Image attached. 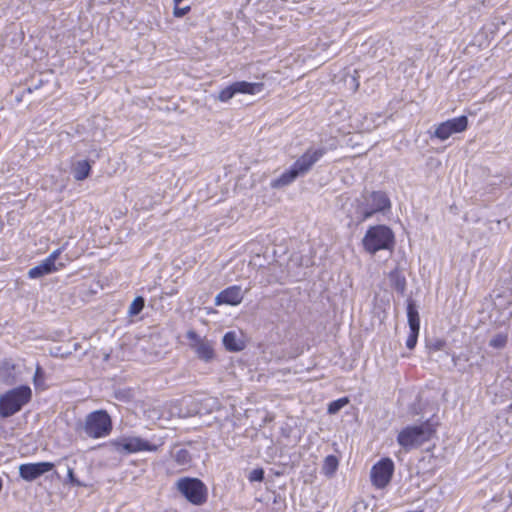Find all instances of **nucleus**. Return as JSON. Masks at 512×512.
Here are the masks:
<instances>
[{
    "label": "nucleus",
    "instance_id": "nucleus-1",
    "mask_svg": "<svg viewBox=\"0 0 512 512\" xmlns=\"http://www.w3.org/2000/svg\"><path fill=\"white\" fill-rule=\"evenodd\" d=\"M325 153L326 149L323 147L316 149L309 148L288 170L284 171L278 178L273 179L270 183V187L272 189H282L290 185L298 177L307 174Z\"/></svg>",
    "mask_w": 512,
    "mask_h": 512
},
{
    "label": "nucleus",
    "instance_id": "nucleus-2",
    "mask_svg": "<svg viewBox=\"0 0 512 512\" xmlns=\"http://www.w3.org/2000/svg\"><path fill=\"white\" fill-rule=\"evenodd\" d=\"M325 153L326 149L323 147L316 149L309 148L288 170L284 171L278 178L273 179L270 183V187L272 189H282L290 185L298 177L307 174Z\"/></svg>",
    "mask_w": 512,
    "mask_h": 512
},
{
    "label": "nucleus",
    "instance_id": "nucleus-3",
    "mask_svg": "<svg viewBox=\"0 0 512 512\" xmlns=\"http://www.w3.org/2000/svg\"><path fill=\"white\" fill-rule=\"evenodd\" d=\"M355 212H348L347 216L356 223H361L377 212H383L390 208V200L386 193L374 191L362 195V200L357 199Z\"/></svg>",
    "mask_w": 512,
    "mask_h": 512
},
{
    "label": "nucleus",
    "instance_id": "nucleus-4",
    "mask_svg": "<svg viewBox=\"0 0 512 512\" xmlns=\"http://www.w3.org/2000/svg\"><path fill=\"white\" fill-rule=\"evenodd\" d=\"M435 430L432 425L425 422L421 425L407 426L397 436L398 444L406 451L418 448L429 441Z\"/></svg>",
    "mask_w": 512,
    "mask_h": 512
},
{
    "label": "nucleus",
    "instance_id": "nucleus-5",
    "mask_svg": "<svg viewBox=\"0 0 512 512\" xmlns=\"http://www.w3.org/2000/svg\"><path fill=\"white\" fill-rule=\"evenodd\" d=\"M362 242L367 252L375 254L379 250L392 249L394 234L387 226H372L367 230Z\"/></svg>",
    "mask_w": 512,
    "mask_h": 512
},
{
    "label": "nucleus",
    "instance_id": "nucleus-6",
    "mask_svg": "<svg viewBox=\"0 0 512 512\" xmlns=\"http://www.w3.org/2000/svg\"><path fill=\"white\" fill-rule=\"evenodd\" d=\"M84 433L93 439L108 436L112 431V420L105 410H96L85 417L83 424Z\"/></svg>",
    "mask_w": 512,
    "mask_h": 512
},
{
    "label": "nucleus",
    "instance_id": "nucleus-7",
    "mask_svg": "<svg viewBox=\"0 0 512 512\" xmlns=\"http://www.w3.org/2000/svg\"><path fill=\"white\" fill-rule=\"evenodd\" d=\"M31 398V389L28 386H21L8 391L0 397V415L4 418L10 417L21 410Z\"/></svg>",
    "mask_w": 512,
    "mask_h": 512
},
{
    "label": "nucleus",
    "instance_id": "nucleus-8",
    "mask_svg": "<svg viewBox=\"0 0 512 512\" xmlns=\"http://www.w3.org/2000/svg\"><path fill=\"white\" fill-rule=\"evenodd\" d=\"M162 445L151 443L139 436H121L110 441L112 449L120 454H134L142 451L156 452Z\"/></svg>",
    "mask_w": 512,
    "mask_h": 512
},
{
    "label": "nucleus",
    "instance_id": "nucleus-9",
    "mask_svg": "<svg viewBox=\"0 0 512 512\" xmlns=\"http://www.w3.org/2000/svg\"><path fill=\"white\" fill-rule=\"evenodd\" d=\"M176 488L190 503L194 505H202L207 501V487L198 478H180L176 482Z\"/></svg>",
    "mask_w": 512,
    "mask_h": 512
},
{
    "label": "nucleus",
    "instance_id": "nucleus-10",
    "mask_svg": "<svg viewBox=\"0 0 512 512\" xmlns=\"http://www.w3.org/2000/svg\"><path fill=\"white\" fill-rule=\"evenodd\" d=\"M186 338L189 340L190 348L200 360L211 362L215 358L214 343L212 341L200 337L194 330H189Z\"/></svg>",
    "mask_w": 512,
    "mask_h": 512
},
{
    "label": "nucleus",
    "instance_id": "nucleus-11",
    "mask_svg": "<svg viewBox=\"0 0 512 512\" xmlns=\"http://www.w3.org/2000/svg\"><path fill=\"white\" fill-rule=\"evenodd\" d=\"M393 472V461L390 458L381 459L371 469L372 484L378 489L385 488L390 483Z\"/></svg>",
    "mask_w": 512,
    "mask_h": 512
},
{
    "label": "nucleus",
    "instance_id": "nucleus-12",
    "mask_svg": "<svg viewBox=\"0 0 512 512\" xmlns=\"http://www.w3.org/2000/svg\"><path fill=\"white\" fill-rule=\"evenodd\" d=\"M61 254V249L53 251L47 258L41 261L37 266L28 271L31 279L41 278L45 275L54 273L64 267L63 262H57Z\"/></svg>",
    "mask_w": 512,
    "mask_h": 512
},
{
    "label": "nucleus",
    "instance_id": "nucleus-13",
    "mask_svg": "<svg viewBox=\"0 0 512 512\" xmlns=\"http://www.w3.org/2000/svg\"><path fill=\"white\" fill-rule=\"evenodd\" d=\"M468 119L462 115L453 119H449L436 126L432 137H436L441 141L448 139L455 133H461L467 129Z\"/></svg>",
    "mask_w": 512,
    "mask_h": 512
},
{
    "label": "nucleus",
    "instance_id": "nucleus-14",
    "mask_svg": "<svg viewBox=\"0 0 512 512\" xmlns=\"http://www.w3.org/2000/svg\"><path fill=\"white\" fill-rule=\"evenodd\" d=\"M53 468L54 464L51 462L21 464L19 466V475L23 480L32 482Z\"/></svg>",
    "mask_w": 512,
    "mask_h": 512
},
{
    "label": "nucleus",
    "instance_id": "nucleus-15",
    "mask_svg": "<svg viewBox=\"0 0 512 512\" xmlns=\"http://www.w3.org/2000/svg\"><path fill=\"white\" fill-rule=\"evenodd\" d=\"M243 297L244 293L240 286H230L217 294L215 297V305L219 306L222 304H227L235 306L241 303Z\"/></svg>",
    "mask_w": 512,
    "mask_h": 512
},
{
    "label": "nucleus",
    "instance_id": "nucleus-16",
    "mask_svg": "<svg viewBox=\"0 0 512 512\" xmlns=\"http://www.w3.org/2000/svg\"><path fill=\"white\" fill-rule=\"evenodd\" d=\"M94 161L78 160L71 166L73 177L77 181H83L90 175L91 167Z\"/></svg>",
    "mask_w": 512,
    "mask_h": 512
},
{
    "label": "nucleus",
    "instance_id": "nucleus-17",
    "mask_svg": "<svg viewBox=\"0 0 512 512\" xmlns=\"http://www.w3.org/2000/svg\"><path fill=\"white\" fill-rule=\"evenodd\" d=\"M223 345L231 352H238L245 348V342L235 331H229L223 336Z\"/></svg>",
    "mask_w": 512,
    "mask_h": 512
},
{
    "label": "nucleus",
    "instance_id": "nucleus-18",
    "mask_svg": "<svg viewBox=\"0 0 512 512\" xmlns=\"http://www.w3.org/2000/svg\"><path fill=\"white\" fill-rule=\"evenodd\" d=\"M233 87L236 94H250L254 95L262 92L263 83H251L246 81H238L233 83Z\"/></svg>",
    "mask_w": 512,
    "mask_h": 512
},
{
    "label": "nucleus",
    "instance_id": "nucleus-19",
    "mask_svg": "<svg viewBox=\"0 0 512 512\" xmlns=\"http://www.w3.org/2000/svg\"><path fill=\"white\" fill-rule=\"evenodd\" d=\"M407 316L409 328L420 329V319L418 310L415 303L412 300H409L407 304Z\"/></svg>",
    "mask_w": 512,
    "mask_h": 512
},
{
    "label": "nucleus",
    "instance_id": "nucleus-20",
    "mask_svg": "<svg viewBox=\"0 0 512 512\" xmlns=\"http://www.w3.org/2000/svg\"><path fill=\"white\" fill-rule=\"evenodd\" d=\"M338 459L334 455H328L324 459L322 473L327 477H332L338 469Z\"/></svg>",
    "mask_w": 512,
    "mask_h": 512
},
{
    "label": "nucleus",
    "instance_id": "nucleus-21",
    "mask_svg": "<svg viewBox=\"0 0 512 512\" xmlns=\"http://www.w3.org/2000/svg\"><path fill=\"white\" fill-rule=\"evenodd\" d=\"M507 340H508V336L506 334L499 333V334L494 335L490 339L489 346L493 347L495 349H502L507 344Z\"/></svg>",
    "mask_w": 512,
    "mask_h": 512
},
{
    "label": "nucleus",
    "instance_id": "nucleus-22",
    "mask_svg": "<svg viewBox=\"0 0 512 512\" xmlns=\"http://www.w3.org/2000/svg\"><path fill=\"white\" fill-rule=\"evenodd\" d=\"M349 403V400L347 397H343V398H340V399H337V400H334L332 401L329 405H328V413L329 414H336L337 412H339L343 407H345L347 404Z\"/></svg>",
    "mask_w": 512,
    "mask_h": 512
},
{
    "label": "nucleus",
    "instance_id": "nucleus-23",
    "mask_svg": "<svg viewBox=\"0 0 512 512\" xmlns=\"http://www.w3.org/2000/svg\"><path fill=\"white\" fill-rule=\"evenodd\" d=\"M174 459L179 465H187L191 462V455L186 449H179L174 454Z\"/></svg>",
    "mask_w": 512,
    "mask_h": 512
},
{
    "label": "nucleus",
    "instance_id": "nucleus-24",
    "mask_svg": "<svg viewBox=\"0 0 512 512\" xmlns=\"http://www.w3.org/2000/svg\"><path fill=\"white\" fill-rule=\"evenodd\" d=\"M389 278L395 284V287L398 290L404 289L406 281H405V278L403 276H401L398 269H394L393 271H391L389 274Z\"/></svg>",
    "mask_w": 512,
    "mask_h": 512
},
{
    "label": "nucleus",
    "instance_id": "nucleus-25",
    "mask_svg": "<svg viewBox=\"0 0 512 512\" xmlns=\"http://www.w3.org/2000/svg\"><path fill=\"white\" fill-rule=\"evenodd\" d=\"M144 304L145 301L143 297H136L129 307V314L132 316L138 315L143 310Z\"/></svg>",
    "mask_w": 512,
    "mask_h": 512
},
{
    "label": "nucleus",
    "instance_id": "nucleus-26",
    "mask_svg": "<svg viewBox=\"0 0 512 512\" xmlns=\"http://www.w3.org/2000/svg\"><path fill=\"white\" fill-rule=\"evenodd\" d=\"M236 95L235 93V90H234V87H233V84H231L230 86L222 89L219 94H218V97L217 99L221 102H227L229 101L230 99H232L234 96Z\"/></svg>",
    "mask_w": 512,
    "mask_h": 512
},
{
    "label": "nucleus",
    "instance_id": "nucleus-27",
    "mask_svg": "<svg viewBox=\"0 0 512 512\" xmlns=\"http://www.w3.org/2000/svg\"><path fill=\"white\" fill-rule=\"evenodd\" d=\"M418 335L419 329H410V335L406 340V347L408 349H413L416 346Z\"/></svg>",
    "mask_w": 512,
    "mask_h": 512
},
{
    "label": "nucleus",
    "instance_id": "nucleus-28",
    "mask_svg": "<svg viewBox=\"0 0 512 512\" xmlns=\"http://www.w3.org/2000/svg\"><path fill=\"white\" fill-rule=\"evenodd\" d=\"M248 479L251 481V482H261L263 479H264V470L262 468H256V469H253L249 475H248Z\"/></svg>",
    "mask_w": 512,
    "mask_h": 512
},
{
    "label": "nucleus",
    "instance_id": "nucleus-29",
    "mask_svg": "<svg viewBox=\"0 0 512 512\" xmlns=\"http://www.w3.org/2000/svg\"><path fill=\"white\" fill-rule=\"evenodd\" d=\"M190 11V6L185 7H178V5L175 4L173 15L177 18L183 17Z\"/></svg>",
    "mask_w": 512,
    "mask_h": 512
},
{
    "label": "nucleus",
    "instance_id": "nucleus-30",
    "mask_svg": "<svg viewBox=\"0 0 512 512\" xmlns=\"http://www.w3.org/2000/svg\"><path fill=\"white\" fill-rule=\"evenodd\" d=\"M67 475H68V479L71 484L76 485V486H81V483L75 478L72 468H68Z\"/></svg>",
    "mask_w": 512,
    "mask_h": 512
},
{
    "label": "nucleus",
    "instance_id": "nucleus-31",
    "mask_svg": "<svg viewBox=\"0 0 512 512\" xmlns=\"http://www.w3.org/2000/svg\"><path fill=\"white\" fill-rule=\"evenodd\" d=\"M444 346V342L442 341H438L435 345H434V349L436 350H441Z\"/></svg>",
    "mask_w": 512,
    "mask_h": 512
}]
</instances>
